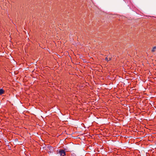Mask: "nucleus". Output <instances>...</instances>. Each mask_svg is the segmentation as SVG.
<instances>
[{
  "label": "nucleus",
  "mask_w": 156,
  "mask_h": 156,
  "mask_svg": "<svg viewBox=\"0 0 156 156\" xmlns=\"http://www.w3.org/2000/svg\"><path fill=\"white\" fill-rule=\"evenodd\" d=\"M71 156H76V155H75V154H72Z\"/></svg>",
  "instance_id": "obj_5"
},
{
  "label": "nucleus",
  "mask_w": 156,
  "mask_h": 156,
  "mask_svg": "<svg viewBox=\"0 0 156 156\" xmlns=\"http://www.w3.org/2000/svg\"><path fill=\"white\" fill-rule=\"evenodd\" d=\"M5 90L3 89H0V95H2L4 93Z\"/></svg>",
  "instance_id": "obj_2"
},
{
  "label": "nucleus",
  "mask_w": 156,
  "mask_h": 156,
  "mask_svg": "<svg viewBox=\"0 0 156 156\" xmlns=\"http://www.w3.org/2000/svg\"><path fill=\"white\" fill-rule=\"evenodd\" d=\"M58 153L60 156H65L66 154V152L64 150L62 149L59 151Z\"/></svg>",
  "instance_id": "obj_1"
},
{
  "label": "nucleus",
  "mask_w": 156,
  "mask_h": 156,
  "mask_svg": "<svg viewBox=\"0 0 156 156\" xmlns=\"http://www.w3.org/2000/svg\"><path fill=\"white\" fill-rule=\"evenodd\" d=\"M156 51V46H154L153 48L151 50V51L153 52H155Z\"/></svg>",
  "instance_id": "obj_4"
},
{
  "label": "nucleus",
  "mask_w": 156,
  "mask_h": 156,
  "mask_svg": "<svg viewBox=\"0 0 156 156\" xmlns=\"http://www.w3.org/2000/svg\"><path fill=\"white\" fill-rule=\"evenodd\" d=\"M111 59H112L111 58H110V57L108 59V58L107 57H106L105 59V60L107 61L108 62L109 61L111 60Z\"/></svg>",
  "instance_id": "obj_3"
}]
</instances>
